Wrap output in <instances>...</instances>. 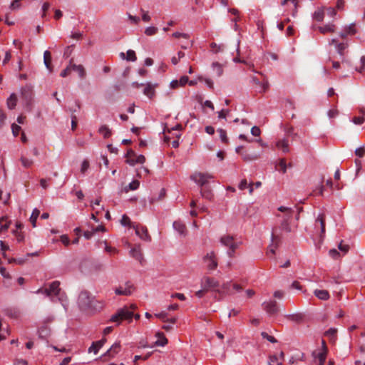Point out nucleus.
Masks as SVG:
<instances>
[{"instance_id":"obj_1","label":"nucleus","mask_w":365,"mask_h":365,"mask_svg":"<svg viewBox=\"0 0 365 365\" xmlns=\"http://www.w3.org/2000/svg\"><path fill=\"white\" fill-rule=\"evenodd\" d=\"M278 211L280 212L277 214V217L280 221V225L275 226L272 229V237L273 241L280 240L281 237L287 233H289L294 230V228L291 226L290 221L293 217L294 211L292 208L281 206L278 208Z\"/></svg>"},{"instance_id":"obj_2","label":"nucleus","mask_w":365,"mask_h":365,"mask_svg":"<svg viewBox=\"0 0 365 365\" xmlns=\"http://www.w3.org/2000/svg\"><path fill=\"white\" fill-rule=\"evenodd\" d=\"M78 304L81 309L90 312L100 311L103 307V302L95 299L86 291H83L80 293Z\"/></svg>"},{"instance_id":"obj_3","label":"nucleus","mask_w":365,"mask_h":365,"mask_svg":"<svg viewBox=\"0 0 365 365\" xmlns=\"http://www.w3.org/2000/svg\"><path fill=\"white\" fill-rule=\"evenodd\" d=\"M60 282L58 281H54L50 284L48 288L38 289L36 291L38 294H43L46 296L50 297L52 301H54V298L57 297L59 301L62 303L64 302V294L61 292V289L59 287Z\"/></svg>"},{"instance_id":"obj_4","label":"nucleus","mask_w":365,"mask_h":365,"mask_svg":"<svg viewBox=\"0 0 365 365\" xmlns=\"http://www.w3.org/2000/svg\"><path fill=\"white\" fill-rule=\"evenodd\" d=\"M133 317V311L130 310L128 307H125L122 309H118L117 312L111 317L110 321L112 322H115L117 323V324H120V322L123 320H128V322H131Z\"/></svg>"},{"instance_id":"obj_5","label":"nucleus","mask_w":365,"mask_h":365,"mask_svg":"<svg viewBox=\"0 0 365 365\" xmlns=\"http://www.w3.org/2000/svg\"><path fill=\"white\" fill-rule=\"evenodd\" d=\"M220 242L229 248L227 254L230 257H233L235 250L240 245V242H236L232 236L228 235L221 237Z\"/></svg>"},{"instance_id":"obj_6","label":"nucleus","mask_w":365,"mask_h":365,"mask_svg":"<svg viewBox=\"0 0 365 365\" xmlns=\"http://www.w3.org/2000/svg\"><path fill=\"white\" fill-rule=\"evenodd\" d=\"M202 260L206 268L210 271L215 270L218 266L217 255L214 251L207 252L203 257Z\"/></svg>"},{"instance_id":"obj_7","label":"nucleus","mask_w":365,"mask_h":365,"mask_svg":"<svg viewBox=\"0 0 365 365\" xmlns=\"http://www.w3.org/2000/svg\"><path fill=\"white\" fill-rule=\"evenodd\" d=\"M219 282L211 277L205 276L200 280V286L205 288L207 292L213 291L217 293V287H219Z\"/></svg>"},{"instance_id":"obj_8","label":"nucleus","mask_w":365,"mask_h":365,"mask_svg":"<svg viewBox=\"0 0 365 365\" xmlns=\"http://www.w3.org/2000/svg\"><path fill=\"white\" fill-rule=\"evenodd\" d=\"M214 176L208 173L195 172L190 176V179L200 186H203L212 179Z\"/></svg>"},{"instance_id":"obj_9","label":"nucleus","mask_w":365,"mask_h":365,"mask_svg":"<svg viewBox=\"0 0 365 365\" xmlns=\"http://www.w3.org/2000/svg\"><path fill=\"white\" fill-rule=\"evenodd\" d=\"M135 153L133 150H129L126 153V163L130 165H135V164H143L145 162V158L143 155H136L135 159L131 158V156H135Z\"/></svg>"},{"instance_id":"obj_10","label":"nucleus","mask_w":365,"mask_h":365,"mask_svg":"<svg viewBox=\"0 0 365 365\" xmlns=\"http://www.w3.org/2000/svg\"><path fill=\"white\" fill-rule=\"evenodd\" d=\"M120 349L121 346L120 342H115L101 357L104 358V361L113 359L120 352Z\"/></svg>"},{"instance_id":"obj_11","label":"nucleus","mask_w":365,"mask_h":365,"mask_svg":"<svg viewBox=\"0 0 365 365\" xmlns=\"http://www.w3.org/2000/svg\"><path fill=\"white\" fill-rule=\"evenodd\" d=\"M314 230L317 234L322 235L325 232V216L320 214L316 219L314 223Z\"/></svg>"},{"instance_id":"obj_12","label":"nucleus","mask_w":365,"mask_h":365,"mask_svg":"<svg viewBox=\"0 0 365 365\" xmlns=\"http://www.w3.org/2000/svg\"><path fill=\"white\" fill-rule=\"evenodd\" d=\"M21 98L26 106H30L33 98L32 90L29 86H25L21 90Z\"/></svg>"},{"instance_id":"obj_13","label":"nucleus","mask_w":365,"mask_h":365,"mask_svg":"<svg viewBox=\"0 0 365 365\" xmlns=\"http://www.w3.org/2000/svg\"><path fill=\"white\" fill-rule=\"evenodd\" d=\"M133 228L135 231V234L142 240L145 241L150 240V236L148 235V230L145 227L140 225H133Z\"/></svg>"},{"instance_id":"obj_14","label":"nucleus","mask_w":365,"mask_h":365,"mask_svg":"<svg viewBox=\"0 0 365 365\" xmlns=\"http://www.w3.org/2000/svg\"><path fill=\"white\" fill-rule=\"evenodd\" d=\"M262 307L264 310L270 315L276 314L279 312L277 303L274 300L264 302Z\"/></svg>"},{"instance_id":"obj_15","label":"nucleus","mask_w":365,"mask_h":365,"mask_svg":"<svg viewBox=\"0 0 365 365\" xmlns=\"http://www.w3.org/2000/svg\"><path fill=\"white\" fill-rule=\"evenodd\" d=\"M134 287L130 282H126L124 285L120 286L115 289V294L118 295H130L134 291Z\"/></svg>"},{"instance_id":"obj_16","label":"nucleus","mask_w":365,"mask_h":365,"mask_svg":"<svg viewBox=\"0 0 365 365\" xmlns=\"http://www.w3.org/2000/svg\"><path fill=\"white\" fill-rule=\"evenodd\" d=\"M217 293H218L220 297V298H219L218 300L221 299L225 295L232 294V284L231 282L224 283L222 287L220 289L217 290Z\"/></svg>"},{"instance_id":"obj_17","label":"nucleus","mask_w":365,"mask_h":365,"mask_svg":"<svg viewBox=\"0 0 365 365\" xmlns=\"http://www.w3.org/2000/svg\"><path fill=\"white\" fill-rule=\"evenodd\" d=\"M145 88L143 90V93L149 98H153L155 95V88L158 87V84H153L151 83H147L144 85Z\"/></svg>"},{"instance_id":"obj_18","label":"nucleus","mask_w":365,"mask_h":365,"mask_svg":"<svg viewBox=\"0 0 365 365\" xmlns=\"http://www.w3.org/2000/svg\"><path fill=\"white\" fill-rule=\"evenodd\" d=\"M130 255L132 257L138 260L140 264L143 263V257L140 245H135L134 247L130 250Z\"/></svg>"},{"instance_id":"obj_19","label":"nucleus","mask_w":365,"mask_h":365,"mask_svg":"<svg viewBox=\"0 0 365 365\" xmlns=\"http://www.w3.org/2000/svg\"><path fill=\"white\" fill-rule=\"evenodd\" d=\"M327 348L325 344V341H322V348L319 352L314 353V356L319 360V362L324 363L327 359Z\"/></svg>"},{"instance_id":"obj_20","label":"nucleus","mask_w":365,"mask_h":365,"mask_svg":"<svg viewBox=\"0 0 365 365\" xmlns=\"http://www.w3.org/2000/svg\"><path fill=\"white\" fill-rule=\"evenodd\" d=\"M276 147L277 149L282 150L283 153H288L289 151V143L287 138L279 139L276 142Z\"/></svg>"},{"instance_id":"obj_21","label":"nucleus","mask_w":365,"mask_h":365,"mask_svg":"<svg viewBox=\"0 0 365 365\" xmlns=\"http://www.w3.org/2000/svg\"><path fill=\"white\" fill-rule=\"evenodd\" d=\"M173 228L182 236H185L187 235L186 226L180 220L175 221L173 222Z\"/></svg>"},{"instance_id":"obj_22","label":"nucleus","mask_w":365,"mask_h":365,"mask_svg":"<svg viewBox=\"0 0 365 365\" xmlns=\"http://www.w3.org/2000/svg\"><path fill=\"white\" fill-rule=\"evenodd\" d=\"M319 31L322 34L334 33L336 30V26L334 24H328L318 27Z\"/></svg>"},{"instance_id":"obj_23","label":"nucleus","mask_w":365,"mask_h":365,"mask_svg":"<svg viewBox=\"0 0 365 365\" xmlns=\"http://www.w3.org/2000/svg\"><path fill=\"white\" fill-rule=\"evenodd\" d=\"M155 336L158 340L155 342V346H164L168 344V339L162 332H157Z\"/></svg>"},{"instance_id":"obj_24","label":"nucleus","mask_w":365,"mask_h":365,"mask_svg":"<svg viewBox=\"0 0 365 365\" xmlns=\"http://www.w3.org/2000/svg\"><path fill=\"white\" fill-rule=\"evenodd\" d=\"M72 66L73 71L77 72L78 74V76L81 79H83V78H86V69L83 67V66H82V65H76V64H73V66Z\"/></svg>"},{"instance_id":"obj_25","label":"nucleus","mask_w":365,"mask_h":365,"mask_svg":"<svg viewBox=\"0 0 365 365\" xmlns=\"http://www.w3.org/2000/svg\"><path fill=\"white\" fill-rule=\"evenodd\" d=\"M330 44L335 45L337 49L338 53L340 55L344 54V51L347 48L348 44L346 43H338L336 39H331L330 41Z\"/></svg>"},{"instance_id":"obj_26","label":"nucleus","mask_w":365,"mask_h":365,"mask_svg":"<svg viewBox=\"0 0 365 365\" xmlns=\"http://www.w3.org/2000/svg\"><path fill=\"white\" fill-rule=\"evenodd\" d=\"M281 4L282 6H287V9L292 11L293 15H294V11L297 6L296 0H283Z\"/></svg>"},{"instance_id":"obj_27","label":"nucleus","mask_w":365,"mask_h":365,"mask_svg":"<svg viewBox=\"0 0 365 365\" xmlns=\"http://www.w3.org/2000/svg\"><path fill=\"white\" fill-rule=\"evenodd\" d=\"M43 61L47 69L51 72L52 66H51V54L50 51H46L43 53Z\"/></svg>"},{"instance_id":"obj_28","label":"nucleus","mask_w":365,"mask_h":365,"mask_svg":"<svg viewBox=\"0 0 365 365\" xmlns=\"http://www.w3.org/2000/svg\"><path fill=\"white\" fill-rule=\"evenodd\" d=\"M120 56L122 58H125L129 61H135L137 60L135 52L133 50H128L126 53V57L125 56V53L123 52L120 53Z\"/></svg>"},{"instance_id":"obj_29","label":"nucleus","mask_w":365,"mask_h":365,"mask_svg":"<svg viewBox=\"0 0 365 365\" xmlns=\"http://www.w3.org/2000/svg\"><path fill=\"white\" fill-rule=\"evenodd\" d=\"M314 294L317 298L322 300H327L329 298V292L324 289H316Z\"/></svg>"},{"instance_id":"obj_30","label":"nucleus","mask_w":365,"mask_h":365,"mask_svg":"<svg viewBox=\"0 0 365 365\" xmlns=\"http://www.w3.org/2000/svg\"><path fill=\"white\" fill-rule=\"evenodd\" d=\"M17 103V96L16 94L12 93L7 99V106L9 109H14Z\"/></svg>"},{"instance_id":"obj_31","label":"nucleus","mask_w":365,"mask_h":365,"mask_svg":"<svg viewBox=\"0 0 365 365\" xmlns=\"http://www.w3.org/2000/svg\"><path fill=\"white\" fill-rule=\"evenodd\" d=\"M98 131L105 138H109L111 135V130L106 125L101 126Z\"/></svg>"},{"instance_id":"obj_32","label":"nucleus","mask_w":365,"mask_h":365,"mask_svg":"<svg viewBox=\"0 0 365 365\" xmlns=\"http://www.w3.org/2000/svg\"><path fill=\"white\" fill-rule=\"evenodd\" d=\"M40 215V211L38 209H34L32 212V214L30 217V222L32 225L33 227H36V220Z\"/></svg>"},{"instance_id":"obj_33","label":"nucleus","mask_w":365,"mask_h":365,"mask_svg":"<svg viewBox=\"0 0 365 365\" xmlns=\"http://www.w3.org/2000/svg\"><path fill=\"white\" fill-rule=\"evenodd\" d=\"M324 14L325 11L324 9H319L314 13L313 18L317 21H322L324 19Z\"/></svg>"},{"instance_id":"obj_34","label":"nucleus","mask_w":365,"mask_h":365,"mask_svg":"<svg viewBox=\"0 0 365 365\" xmlns=\"http://www.w3.org/2000/svg\"><path fill=\"white\" fill-rule=\"evenodd\" d=\"M212 69L214 72L217 74V76H220L223 73V67L222 65L220 64L217 62H214L212 64Z\"/></svg>"},{"instance_id":"obj_35","label":"nucleus","mask_w":365,"mask_h":365,"mask_svg":"<svg viewBox=\"0 0 365 365\" xmlns=\"http://www.w3.org/2000/svg\"><path fill=\"white\" fill-rule=\"evenodd\" d=\"M20 160L25 168H29L34 165V160L25 156H21Z\"/></svg>"},{"instance_id":"obj_36","label":"nucleus","mask_w":365,"mask_h":365,"mask_svg":"<svg viewBox=\"0 0 365 365\" xmlns=\"http://www.w3.org/2000/svg\"><path fill=\"white\" fill-rule=\"evenodd\" d=\"M140 185V182L137 180H133L128 187H125V192H128V190H135L138 188Z\"/></svg>"},{"instance_id":"obj_37","label":"nucleus","mask_w":365,"mask_h":365,"mask_svg":"<svg viewBox=\"0 0 365 365\" xmlns=\"http://www.w3.org/2000/svg\"><path fill=\"white\" fill-rule=\"evenodd\" d=\"M272 245L268 247L267 250V255H269L270 254L274 255L275 253V249L277 247V245L279 242L280 240H275L273 241V237H272Z\"/></svg>"},{"instance_id":"obj_38","label":"nucleus","mask_w":365,"mask_h":365,"mask_svg":"<svg viewBox=\"0 0 365 365\" xmlns=\"http://www.w3.org/2000/svg\"><path fill=\"white\" fill-rule=\"evenodd\" d=\"M337 329L336 328H330L325 333V335L330 338L331 340L334 341L336 336Z\"/></svg>"},{"instance_id":"obj_39","label":"nucleus","mask_w":365,"mask_h":365,"mask_svg":"<svg viewBox=\"0 0 365 365\" xmlns=\"http://www.w3.org/2000/svg\"><path fill=\"white\" fill-rule=\"evenodd\" d=\"M103 346L101 344H98V341H95L92 344V345L88 349V352H93L94 354H97L98 350Z\"/></svg>"},{"instance_id":"obj_40","label":"nucleus","mask_w":365,"mask_h":365,"mask_svg":"<svg viewBox=\"0 0 365 365\" xmlns=\"http://www.w3.org/2000/svg\"><path fill=\"white\" fill-rule=\"evenodd\" d=\"M158 29L157 27L149 26L145 29L144 33L146 36H153V35L156 34L158 33Z\"/></svg>"},{"instance_id":"obj_41","label":"nucleus","mask_w":365,"mask_h":365,"mask_svg":"<svg viewBox=\"0 0 365 365\" xmlns=\"http://www.w3.org/2000/svg\"><path fill=\"white\" fill-rule=\"evenodd\" d=\"M241 155L245 161H252L258 159L259 158L257 155H250L247 153H242Z\"/></svg>"},{"instance_id":"obj_42","label":"nucleus","mask_w":365,"mask_h":365,"mask_svg":"<svg viewBox=\"0 0 365 365\" xmlns=\"http://www.w3.org/2000/svg\"><path fill=\"white\" fill-rule=\"evenodd\" d=\"M120 222L122 225L129 226L130 227H133V225H135L131 222L130 218L126 215H123Z\"/></svg>"},{"instance_id":"obj_43","label":"nucleus","mask_w":365,"mask_h":365,"mask_svg":"<svg viewBox=\"0 0 365 365\" xmlns=\"http://www.w3.org/2000/svg\"><path fill=\"white\" fill-rule=\"evenodd\" d=\"M185 56V53L182 51H179L177 54V56H173L171 58V62L173 64L176 65L180 61L181 58H182Z\"/></svg>"},{"instance_id":"obj_44","label":"nucleus","mask_w":365,"mask_h":365,"mask_svg":"<svg viewBox=\"0 0 365 365\" xmlns=\"http://www.w3.org/2000/svg\"><path fill=\"white\" fill-rule=\"evenodd\" d=\"M13 235L16 237L18 242H22L24 240V233L18 230H14L12 231Z\"/></svg>"},{"instance_id":"obj_45","label":"nucleus","mask_w":365,"mask_h":365,"mask_svg":"<svg viewBox=\"0 0 365 365\" xmlns=\"http://www.w3.org/2000/svg\"><path fill=\"white\" fill-rule=\"evenodd\" d=\"M217 133L220 135V138L222 140V142L227 143L228 142V138L227 136V132L224 129H218Z\"/></svg>"},{"instance_id":"obj_46","label":"nucleus","mask_w":365,"mask_h":365,"mask_svg":"<svg viewBox=\"0 0 365 365\" xmlns=\"http://www.w3.org/2000/svg\"><path fill=\"white\" fill-rule=\"evenodd\" d=\"M71 66H73V63L71 61L69 65L64 70H63L61 71L60 76L63 78H65L67 76H68L71 73V72L73 71Z\"/></svg>"},{"instance_id":"obj_47","label":"nucleus","mask_w":365,"mask_h":365,"mask_svg":"<svg viewBox=\"0 0 365 365\" xmlns=\"http://www.w3.org/2000/svg\"><path fill=\"white\" fill-rule=\"evenodd\" d=\"M89 167H90L89 161L88 160L85 159L81 163V173L82 174H85L86 172L88 170Z\"/></svg>"},{"instance_id":"obj_48","label":"nucleus","mask_w":365,"mask_h":365,"mask_svg":"<svg viewBox=\"0 0 365 365\" xmlns=\"http://www.w3.org/2000/svg\"><path fill=\"white\" fill-rule=\"evenodd\" d=\"M344 29L346 30V31H347L349 35H354L356 33V30L354 24H351L349 26H346L344 28Z\"/></svg>"},{"instance_id":"obj_49","label":"nucleus","mask_w":365,"mask_h":365,"mask_svg":"<svg viewBox=\"0 0 365 365\" xmlns=\"http://www.w3.org/2000/svg\"><path fill=\"white\" fill-rule=\"evenodd\" d=\"M140 12L142 14V20L144 22H149L151 20V17L148 14V11H146L143 10V9H140Z\"/></svg>"},{"instance_id":"obj_50","label":"nucleus","mask_w":365,"mask_h":365,"mask_svg":"<svg viewBox=\"0 0 365 365\" xmlns=\"http://www.w3.org/2000/svg\"><path fill=\"white\" fill-rule=\"evenodd\" d=\"M128 19L132 24L137 25L140 22V18L135 16H133L130 14H128Z\"/></svg>"},{"instance_id":"obj_51","label":"nucleus","mask_w":365,"mask_h":365,"mask_svg":"<svg viewBox=\"0 0 365 365\" xmlns=\"http://www.w3.org/2000/svg\"><path fill=\"white\" fill-rule=\"evenodd\" d=\"M279 170H281L282 173H285L287 170V165L286 161L284 159L280 160L279 164H278Z\"/></svg>"},{"instance_id":"obj_52","label":"nucleus","mask_w":365,"mask_h":365,"mask_svg":"<svg viewBox=\"0 0 365 365\" xmlns=\"http://www.w3.org/2000/svg\"><path fill=\"white\" fill-rule=\"evenodd\" d=\"M262 336L264 338V339H266L267 340H268L269 341L272 342V343H275L277 342V340L275 339V338L272 336H270L266 332H262L261 334Z\"/></svg>"},{"instance_id":"obj_53","label":"nucleus","mask_w":365,"mask_h":365,"mask_svg":"<svg viewBox=\"0 0 365 365\" xmlns=\"http://www.w3.org/2000/svg\"><path fill=\"white\" fill-rule=\"evenodd\" d=\"M11 224V221H6V223L0 225V233L4 232L8 230L10 225Z\"/></svg>"},{"instance_id":"obj_54","label":"nucleus","mask_w":365,"mask_h":365,"mask_svg":"<svg viewBox=\"0 0 365 365\" xmlns=\"http://www.w3.org/2000/svg\"><path fill=\"white\" fill-rule=\"evenodd\" d=\"M12 133L14 136H17L21 130V127L16 124H12L11 125Z\"/></svg>"},{"instance_id":"obj_55","label":"nucleus","mask_w":365,"mask_h":365,"mask_svg":"<svg viewBox=\"0 0 365 365\" xmlns=\"http://www.w3.org/2000/svg\"><path fill=\"white\" fill-rule=\"evenodd\" d=\"M365 119L364 116L354 117L352 120L353 123L356 125H361L364 122Z\"/></svg>"},{"instance_id":"obj_56","label":"nucleus","mask_w":365,"mask_h":365,"mask_svg":"<svg viewBox=\"0 0 365 365\" xmlns=\"http://www.w3.org/2000/svg\"><path fill=\"white\" fill-rule=\"evenodd\" d=\"M21 0H14L11 4V9L12 10L18 9L21 7Z\"/></svg>"},{"instance_id":"obj_57","label":"nucleus","mask_w":365,"mask_h":365,"mask_svg":"<svg viewBox=\"0 0 365 365\" xmlns=\"http://www.w3.org/2000/svg\"><path fill=\"white\" fill-rule=\"evenodd\" d=\"M207 292H208L205 288L201 287V289L195 292V296L198 298H202Z\"/></svg>"},{"instance_id":"obj_58","label":"nucleus","mask_w":365,"mask_h":365,"mask_svg":"<svg viewBox=\"0 0 365 365\" xmlns=\"http://www.w3.org/2000/svg\"><path fill=\"white\" fill-rule=\"evenodd\" d=\"M155 316L156 317L159 318L160 319H161L163 322H166V319H167V317H168V314L166 312H162L160 313L155 314Z\"/></svg>"},{"instance_id":"obj_59","label":"nucleus","mask_w":365,"mask_h":365,"mask_svg":"<svg viewBox=\"0 0 365 365\" xmlns=\"http://www.w3.org/2000/svg\"><path fill=\"white\" fill-rule=\"evenodd\" d=\"M106 244V247H105V250L110 253V254H116L118 253V250H116V248L115 247H110V246H108L106 242H105Z\"/></svg>"},{"instance_id":"obj_60","label":"nucleus","mask_w":365,"mask_h":365,"mask_svg":"<svg viewBox=\"0 0 365 365\" xmlns=\"http://www.w3.org/2000/svg\"><path fill=\"white\" fill-rule=\"evenodd\" d=\"M355 154L359 158H362L365 155V148L363 147L357 148Z\"/></svg>"},{"instance_id":"obj_61","label":"nucleus","mask_w":365,"mask_h":365,"mask_svg":"<svg viewBox=\"0 0 365 365\" xmlns=\"http://www.w3.org/2000/svg\"><path fill=\"white\" fill-rule=\"evenodd\" d=\"M61 241L65 246H68L70 244V240L66 235L61 236Z\"/></svg>"},{"instance_id":"obj_62","label":"nucleus","mask_w":365,"mask_h":365,"mask_svg":"<svg viewBox=\"0 0 365 365\" xmlns=\"http://www.w3.org/2000/svg\"><path fill=\"white\" fill-rule=\"evenodd\" d=\"M251 133L254 136H259L260 133H261V130H260L259 128H258L257 126H254L251 129Z\"/></svg>"},{"instance_id":"obj_63","label":"nucleus","mask_w":365,"mask_h":365,"mask_svg":"<svg viewBox=\"0 0 365 365\" xmlns=\"http://www.w3.org/2000/svg\"><path fill=\"white\" fill-rule=\"evenodd\" d=\"M178 81L180 86H184L186 83H188L189 78L187 76H183L180 78V80Z\"/></svg>"},{"instance_id":"obj_64","label":"nucleus","mask_w":365,"mask_h":365,"mask_svg":"<svg viewBox=\"0 0 365 365\" xmlns=\"http://www.w3.org/2000/svg\"><path fill=\"white\" fill-rule=\"evenodd\" d=\"M326 12L327 15L333 17L336 14V10L334 8L332 7H328L326 9Z\"/></svg>"}]
</instances>
